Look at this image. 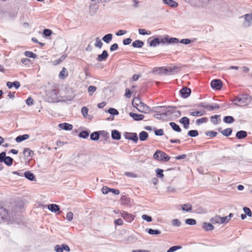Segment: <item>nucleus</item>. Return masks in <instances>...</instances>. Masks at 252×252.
I'll list each match as a JSON object with an SVG mask.
<instances>
[{
    "mask_svg": "<svg viewBox=\"0 0 252 252\" xmlns=\"http://www.w3.org/2000/svg\"><path fill=\"white\" fill-rule=\"evenodd\" d=\"M148 137V134L145 131H143L139 133V139L141 141L146 140Z\"/></svg>",
    "mask_w": 252,
    "mask_h": 252,
    "instance_id": "26",
    "label": "nucleus"
},
{
    "mask_svg": "<svg viewBox=\"0 0 252 252\" xmlns=\"http://www.w3.org/2000/svg\"><path fill=\"white\" fill-rule=\"evenodd\" d=\"M244 211L246 215H247L249 217H251L252 215V213L251 210L248 207L244 208Z\"/></svg>",
    "mask_w": 252,
    "mask_h": 252,
    "instance_id": "49",
    "label": "nucleus"
},
{
    "mask_svg": "<svg viewBox=\"0 0 252 252\" xmlns=\"http://www.w3.org/2000/svg\"><path fill=\"white\" fill-rule=\"evenodd\" d=\"M90 138L93 140H97L99 138V134L97 131L94 132L91 134Z\"/></svg>",
    "mask_w": 252,
    "mask_h": 252,
    "instance_id": "34",
    "label": "nucleus"
},
{
    "mask_svg": "<svg viewBox=\"0 0 252 252\" xmlns=\"http://www.w3.org/2000/svg\"><path fill=\"white\" fill-rule=\"evenodd\" d=\"M108 112L112 115H117L118 114V111L114 108H110L108 110Z\"/></svg>",
    "mask_w": 252,
    "mask_h": 252,
    "instance_id": "61",
    "label": "nucleus"
},
{
    "mask_svg": "<svg viewBox=\"0 0 252 252\" xmlns=\"http://www.w3.org/2000/svg\"><path fill=\"white\" fill-rule=\"evenodd\" d=\"M142 218L144 220H146L148 222H151L152 221V217L147 216V215H143L142 216Z\"/></svg>",
    "mask_w": 252,
    "mask_h": 252,
    "instance_id": "52",
    "label": "nucleus"
},
{
    "mask_svg": "<svg viewBox=\"0 0 252 252\" xmlns=\"http://www.w3.org/2000/svg\"><path fill=\"white\" fill-rule=\"evenodd\" d=\"M170 126L173 129L177 132H180L181 131V129L180 126L174 122H171L169 124Z\"/></svg>",
    "mask_w": 252,
    "mask_h": 252,
    "instance_id": "25",
    "label": "nucleus"
},
{
    "mask_svg": "<svg viewBox=\"0 0 252 252\" xmlns=\"http://www.w3.org/2000/svg\"><path fill=\"white\" fill-rule=\"evenodd\" d=\"M7 215V211L2 206H0V223L6 219Z\"/></svg>",
    "mask_w": 252,
    "mask_h": 252,
    "instance_id": "7",
    "label": "nucleus"
},
{
    "mask_svg": "<svg viewBox=\"0 0 252 252\" xmlns=\"http://www.w3.org/2000/svg\"><path fill=\"white\" fill-rule=\"evenodd\" d=\"M220 116L218 115H215L214 116H212L211 117V121L214 125H217L219 122L220 121Z\"/></svg>",
    "mask_w": 252,
    "mask_h": 252,
    "instance_id": "24",
    "label": "nucleus"
},
{
    "mask_svg": "<svg viewBox=\"0 0 252 252\" xmlns=\"http://www.w3.org/2000/svg\"><path fill=\"white\" fill-rule=\"evenodd\" d=\"M163 1L165 4L172 7H176L178 5L177 2L173 0H163Z\"/></svg>",
    "mask_w": 252,
    "mask_h": 252,
    "instance_id": "18",
    "label": "nucleus"
},
{
    "mask_svg": "<svg viewBox=\"0 0 252 252\" xmlns=\"http://www.w3.org/2000/svg\"><path fill=\"white\" fill-rule=\"evenodd\" d=\"M66 217L67 220L70 221L73 218V214L71 212H69L67 213Z\"/></svg>",
    "mask_w": 252,
    "mask_h": 252,
    "instance_id": "50",
    "label": "nucleus"
},
{
    "mask_svg": "<svg viewBox=\"0 0 252 252\" xmlns=\"http://www.w3.org/2000/svg\"><path fill=\"white\" fill-rule=\"evenodd\" d=\"M29 138L28 134H24L22 135H19L16 138V141L17 142H21L24 140H27Z\"/></svg>",
    "mask_w": 252,
    "mask_h": 252,
    "instance_id": "22",
    "label": "nucleus"
},
{
    "mask_svg": "<svg viewBox=\"0 0 252 252\" xmlns=\"http://www.w3.org/2000/svg\"><path fill=\"white\" fill-rule=\"evenodd\" d=\"M205 114V112L204 111H193L190 113V115L192 116H201Z\"/></svg>",
    "mask_w": 252,
    "mask_h": 252,
    "instance_id": "31",
    "label": "nucleus"
},
{
    "mask_svg": "<svg viewBox=\"0 0 252 252\" xmlns=\"http://www.w3.org/2000/svg\"><path fill=\"white\" fill-rule=\"evenodd\" d=\"M208 121V119L206 117H203L199 119H197L196 123L197 125H200L201 124L206 123Z\"/></svg>",
    "mask_w": 252,
    "mask_h": 252,
    "instance_id": "41",
    "label": "nucleus"
},
{
    "mask_svg": "<svg viewBox=\"0 0 252 252\" xmlns=\"http://www.w3.org/2000/svg\"><path fill=\"white\" fill-rule=\"evenodd\" d=\"M155 134L158 136L163 135L164 134L163 130L162 129L157 130L155 132Z\"/></svg>",
    "mask_w": 252,
    "mask_h": 252,
    "instance_id": "63",
    "label": "nucleus"
},
{
    "mask_svg": "<svg viewBox=\"0 0 252 252\" xmlns=\"http://www.w3.org/2000/svg\"><path fill=\"white\" fill-rule=\"evenodd\" d=\"M96 90V88L95 86H90L89 87L88 89V92L89 94L90 95H92L95 92Z\"/></svg>",
    "mask_w": 252,
    "mask_h": 252,
    "instance_id": "39",
    "label": "nucleus"
},
{
    "mask_svg": "<svg viewBox=\"0 0 252 252\" xmlns=\"http://www.w3.org/2000/svg\"><path fill=\"white\" fill-rule=\"evenodd\" d=\"M179 40L177 38L175 37H169L168 36H165L163 38L161 39V43H178Z\"/></svg>",
    "mask_w": 252,
    "mask_h": 252,
    "instance_id": "5",
    "label": "nucleus"
},
{
    "mask_svg": "<svg viewBox=\"0 0 252 252\" xmlns=\"http://www.w3.org/2000/svg\"><path fill=\"white\" fill-rule=\"evenodd\" d=\"M161 43V40L160 41L158 38H155L150 42V46H156L158 45Z\"/></svg>",
    "mask_w": 252,
    "mask_h": 252,
    "instance_id": "28",
    "label": "nucleus"
},
{
    "mask_svg": "<svg viewBox=\"0 0 252 252\" xmlns=\"http://www.w3.org/2000/svg\"><path fill=\"white\" fill-rule=\"evenodd\" d=\"M3 162L7 165L10 166L12 164L13 159L10 157H6L5 159H3Z\"/></svg>",
    "mask_w": 252,
    "mask_h": 252,
    "instance_id": "37",
    "label": "nucleus"
},
{
    "mask_svg": "<svg viewBox=\"0 0 252 252\" xmlns=\"http://www.w3.org/2000/svg\"><path fill=\"white\" fill-rule=\"evenodd\" d=\"M112 39V34H107L105 35L103 38V40L107 43H108Z\"/></svg>",
    "mask_w": 252,
    "mask_h": 252,
    "instance_id": "33",
    "label": "nucleus"
},
{
    "mask_svg": "<svg viewBox=\"0 0 252 252\" xmlns=\"http://www.w3.org/2000/svg\"><path fill=\"white\" fill-rule=\"evenodd\" d=\"M180 123L183 125L185 129H188L189 127V120L188 117H184L182 118L180 121Z\"/></svg>",
    "mask_w": 252,
    "mask_h": 252,
    "instance_id": "10",
    "label": "nucleus"
},
{
    "mask_svg": "<svg viewBox=\"0 0 252 252\" xmlns=\"http://www.w3.org/2000/svg\"><path fill=\"white\" fill-rule=\"evenodd\" d=\"M59 126L61 129L66 130H71L73 128V126L72 125L66 123L59 124Z\"/></svg>",
    "mask_w": 252,
    "mask_h": 252,
    "instance_id": "12",
    "label": "nucleus"
},
{
    "mask_svg": "<svg viewBox=\"0 0 252 252\" xmlns=\"http://www.w3.org/2000/svg\"><path fill=\"white\" fill-rule=\"evenodd\" d=\"M68 76V72L67 69L65 67H63L59 74V77L62 79H64Z\"/></svg>",
    "mask_w": 252,
    "mask_h": 252,
    "instance_id": "15",
    "label": "nucleus"
},
{
    "mask_svg": "<svg viewBox=\"0 0 252 252\" xmlns=\"http://www.w3.org/2000/svg\"><path fill=\"white\" fill-rule=\"evenodd\" d=\"M48 209L52 212L56 213L60 211V208L57 204H52L48 205Z\"/></svg>",
    "mask_w": 252,
    "mask_h": 252,
    "instance_id": "14",
    "label": "nucleus"
},
{
    "mask_svg": "<svg viewBox=\"0 0 252 252\" xmlns=\"http://www.w3.org/2000/svg\"><path fill=\"white\" fill-rule=\"evenodd\" d=\"M108 56L107 52L105 50L102 52V54L98 55L97 60L99 61H102L105 60Z\"/></svg>",
    "mask_w": 252,
    "mask_h": 252,
    "instance_id": "20",
    "label": "nucleus"
},
{
    "mask_svg": "<svg viewBox=\"0 0 252 252\" xmlns=\"http://www.w3.org/2000/svg\"><path fill=\"white\" fill-rule=\"evenodd\" d=\"M110 188H109L106 186L103 187L102 189V192L103 194H107L109 192H110Z\"/></svg>",
    "mask_w": 252,
    "mask_h": 252,
    "instance_id": "56",
    "label": "nucleus"
},
{
    "mask_svg": "<svg viewBox=\"0 0 252 252\" xmlns=\"http://www.w3.org/2000/svg\"><path fill=\"white\" fill-rule=\"evenodd\" d=\"M148 232L151 235H158L160 234L161 232L160 231L157 230V229H152L151 228L148 229L147 230Z\"/></svg>",
    "mask_w": 252,
    "mask_h": 252,
    "instance_id": "36",
    "label": "nucleus"
},
{
    "mask_svg": "<svg viewBox=\"0 0 252 252\" xmlns=\"http://www.w3.org/2000/svg\"><path fill=\"white\" fill-rule=\"evenodd\" d=\"M182 209L183 211L189 212L192 209V206L190 204H185L182 206Z\"/></svg>",
    "mask_w": 252,
    "mask_h": 252,
    "instance_id": "32",
    "label": "nucleus"
},
{
    "mask_svg": "<svg viewBox=\"0 0 252 252\" xmlns=\"http://www.w3.org/2000/svg\"><path fill=\"white\" fill-rule=\"evenodd\" d=\"M213 223H221V217L219 216H216L211 219Z\"/></svg>",
    "mask_w": 252,
    "mask_h": 252,
    "instance_id": "29",
    "label": "nucleus"
},
{
    "mask_svg": "<svg viewBox=\"0 0 252 252\" xmlns=\"http://www.w3.org/2000/svg\"><path fill=\"white\" fill-rule=\"evenodd\" d=\"M230 220V218H229V217H221V223L227 222Z\"/></svg>",
    "mask_w": 252,
    "mask_h": 252,
    "instance_id": "62",
    "label": "nucleus"
},
{
    "mask_svg": "<svg viewBox=\"0 0 252 252\" xmlns=\"http://www.w3.org/2000/svg\"><path fill=\"white\" fill-rule=\"evenodd\" d=\"M157 176L161 179H162L164 177V174H163V170L158 168L156 170Z\"/></svg>",
    "mask_w": 252,
    "mask_h": 252,
    "instance_id": "38",
    "label": "nucleus"
},
{
    "mask_svg": "<svg viewBox=\"0 0 252 252\" xmlns=\"http://www.w3.org/2000/svg\"><path fill=\"white\" fill-rule=\"evenodd\" d=\"M144 45V42L139 40H136L132 42V45L134 48H141Z\"/></svg>",
    "mask_w": 252,
    "mask_h": 252,
    "instance_id": "23",
    "label": "nucleus"
},
{
    "mask_svg": "<svg viewBox=\"0 0 252 252\" xmlns=\"http://www.w3.org/2000/svg\"><path fill=\"white\" fill-rule=\"evenodd\" d=\"M210 0H198L200 2V5L201 6H204L209 3Z\"/></svg>",
    "mask_w": 252,
    "mask_h": 252,
    "instance_id": "57",
    "label": "nucleus"
},
{
    "mask_svg": "<svg viewBox=\"0 0 252 252\" xmlns=\"http://www.w3.org/2000/svg\"><path fill=\"white\" fill-rule=\"evenodd\" d=\"M25 55L29 58H35L36 57V55L31 51H26L25 52Z\"/></svg>",
    "mask_w": 252,
    "mask_h": 252,
    "instance_id": "43",
    "label": "nucleus"
},
{
    "mask_svg": "<svg viewBox=\"0 0 252 252\" xmlns=\"http://www.w3.org/2000/svg\"><path fill=\"white\" fill-rule=\"evenodd\" d=\"M202 228L205 231H211L214 229V226L211 223L208 222H204L202 224Z\"/></svg>",
    "mask_w": 252,
    "mask_h": 252,
    "instance_id": "16",
    "label": "nucleus"
},
{
    "mask_svg": "<svg viewBox=\"0 0 252 252\" xmlns=\"http://www.w3.org/2000/svg\"><path fill=\"white\" fill-rule=\"evenodd\" d=\"M206 109H207L209 110H213L214 109H218L219 108V106H212V105H206V106H203Z\"/></svg>",
    "mask_w": 252,
    "mask_h": 252,
    "instance_id": "51",
    "label": "nucleus"
},
{
    "mask_svg": "<svg viewBox=\"0 0 252 252\" xmlns=\"http://www.w3.org/2000/svg\"><path fill=\"white\" fill-rule=\"evenodd\" d=\"M79 135L80 137L86 138L88 137L89 133L87 131H83L79 133Z\"/></svg>",
    "mask_w": 252,
    "mask_h": 252,
    "instance_id": "47",
    "label": "nucleus"
},
{
    "mask_svg": "<svg viewBox=\"0 0 252 252\" xmlns=\"http://www.w3.org/2000/svg\"><path fill=\"white\" fill-rule=\"evenodd\" d=\"M55 250L57 252H63V248H62V245H57L55 247Z\"/></svg>",
    "mask_w": 252,
    "mask_h": 252,
    "instance_id": "58",
    "label": "nucleus"
},
{
    "mask_svg": "<svg viewBox=\"0 0 252 252\" xmlns=\"http://www.w3.org/2000/svg\"><path fill=\"white\" fill-rule=\"evenodd\" d=\"M88 109L87 107L84 106L81 109V113L84 117H86L88 115Z\"/></svg>",
    "mask_w": 252,
    "mask_h": 252,
    "instance_id": "46",
    "label": "nucleus"
},
{
    "mask_svg": "<svg viewBox=\"0 0 252 252\" xmlns=\"http://www.w3.org/2000/svg\"><path fill=\"white\" fill-rule=\"evenodd\" d=\"M23 154L25 157L30 158L32 157L33 152L29 148H25L24 150Z\"/></svg>",
    "mask_w": 252,
    "mask_h": 252,
    "instance_id": "21",
    "label": "nucleus"
},
{
    "mask_svg": "<svg viewBox=\"0 0 252 252\" xmlns=\"http://www.w3.org/2000/svg\"><path fill=\"white\" fill-rule=\"evenodd\" d=\"M25 176L26 178L28 179L30 181H33L35 179V177L32 173L30 171L26 172L25 173Z\"/></svg>",
    "mask_w": 252,
    "mask_h": 252,
    "instance_id": "27",
    "label": "nucleus"
},
{
    "mask_svg": "<svg viewBox=\"0 0 252 252\" xmlns=\"http://www.w3.org/2000/svg\"><path fill=\"white\" fill-rule=\"evenodd\" d=\"M126 138L127 139L131 140L136 143L138 141V138L137 135L135 133H129L126 135Z\"/></svg>",
    "mask_w": 252,
    "mask_h": 252,
    "instance_id": "13",
    "label": "nucleus"
},
{
    "mask_svg": "<svg viewBox=\"0 0 252 252\" xmlns=\"http://www.w3.org/2000/svg\"><path fill=\"white\" fill-rule=\"evenodd\" d=\"M247 136V133L246 131L244 130L239 131L236 133V136L239 139H242Z\"/></svg>",
    "mask_w": 252,
    "mask_h": 252,
    "instance_id": "17",
    "label": "nucleus"
},
{
    "mask_svg": "<svg viewBox=\"0 0 252 252\" xmlns=\"http://www.w3.org/2000/svg\"><path fill=\"white\" fill-rule=\"evenodd\" d=\"M235 103L236 104H237L238 105H239V106H243L244 105H245V104L242 102V98H236L235 99Z\"/></svg>",
    "mask_w": 252,
    "mask_h": 252,
    "instance_id": "48",
    "label": "nucleus"
},
{
    "mask_svg": "<svg viewBox=\"0 0 252 252\" xmlns=\"http://www.w3.org/2000/svg\"><path fill=\"white\" fill-rule=\"evenodd\" d=\"M161 71L165 74L178 72L180 70V68L177 66H172L169 67H162L160 68Z\"/></svg>",
    "mask_w": 252,
    "mask_h": 252,
    "instance_id": "3",
    "label": "nucleus"
},
{
    "mask_svg": "<svg viewBox=\"0 0 252 252\" xmlns=\"http://www.w3.org/2000/svg\"><path fill=\"white\" fill-rule=\"evenodd\" d=\"M94 45L96 47H98L99 48H101L102 46V43L99 37H96L95 38V43Z\"/></svg>",
    "mask_w": 252,
    "mask_h": 252,
    "instance_id": "42",
    "label": "nucleus"
},
{
    "mask_svg": "<svg viewBox=\"0 0 252 252\" xmlns=\"http://www.w3.org/2000/svg\"><path fill=\"white\" fill-rule=\"evenodd\" d=\"M196 222V220L193 219H188L186 220V223L189 225H194Z\"/></svg>",
    "mask_w": 252,
    "mask_h": 252,
    "instance_id": "44",
    "label": "nucleus"
},
{
    "mask_svg": "<svg viewBox=\"0 0 252 252\" xmlns=\"http://www.w3.org/2000/svg\"><path fill=\"white\" fill-rule=\"evenodd\" d=\"M139 33L140 34L142 35H145V34H150L151 32L150 31H147L144 29H139L138 30Z\"/></svg>",
    "mask_w": 252,
    "mask_h": 252,
    "instance_id": "45",
    "label": "nucleus"
},
{
    "mask_svg": "<svg viewBox=\"0 0 252 252\" xmlns=\"http://www.w3.org/2000/svg\"><path fill=\"white\" fill-rule=\"evenodd\" d=\"M172 224L175 226H179L181 224L180 221L178 219H174L172 221Z\"/></svg>",
    "mask_w": 252,
    "mask_h": 252,
    "instance_id": "55",
    "label": "nucleus"
},
{
    "mask_svg": "<svg viewBox=\"0 0 252 252\" xmlns=\"http://www.w3.org/2000/svg\"><path fill=\"white\" fill-rule=\"evenodd\" d=\"M188 135L190 137H195L198 135V132L196 130H190L188 131Z\"/></svg>",
    "mask_w": 252,
    "mask_h": 252,
    "instance_id": "40",
    "label": "nucleus"
},
{
    "mask_svg": "<svg viewBox=\"0 0 252 252\" xmlns=\"http://www.w3.org/2000/svg\"><path fill=\"white\" fill-rule=\"evenodd\" d=\"M132 105L140 112L149 113L151 112V108L138 98L134 99Z\"/></svg>",
    "mask_w": 252,
    "mask_h": 252,
    "instance_id": "1",
    "label": "nucleus"
},
{
    "mask_svg": "<svg viewBox=\"0 0 252 252\" xmlns=\"http://www.w3.org/2000/svg\"><path fill=\"white\" fill-rule=\"evenodd\" d=\"M223 121L225 123L231 124L234 122V119L232 116H225L223 118Z\"/></svg>",
    "mask_w": 252,
    "mask_h": 252,
    "instance_id": "30",
    "label": "nucleus"
},
{
    "mask_svg": "<svg viewBox=\"0 0 252 252\" xmlns=\"http://www.w3.org/2000/svg\"><path fill=\"white\" fill-rule=\"evenodd\" d=\"M211 86L214 89L219 90L222 88V83L219 79H214L211 81Z\"/></svg>",
    "mask_w": 252,
    "mask_h": 252,
    "instance_id": "6",
    "label": "nucleus"
},
{
    "mask_svg": "<svg viewBox=\"0 0 252 252\" xmlns=\"http://www.w3.org/2000/svg\"><path fill=\"white\" fill-rule=\"evenodd\" d=\"M129 116L135 121L142 120L144 118V116L142 114H138L132 112H130Z\"/></svg>",
    "mask_w": 252,
    "mask_h": 252,
    "instance_id": "11",
    "label": "nucleus"
},
{
    "mask_svg": "<svg viewBox=\"0 0 252 252\" xmlns=\"http://www.w3.org/2000/svg\"><path fill=\"white\" fill-rule=\"evenodd\" d=\"M43 33L46 36H49L51 35L52 31L49 29H45L44 30Z\"/></svg>",
    "mask_w": 252,
    "mask_h": 252,
    "instance_id": "64",
    "label": "nucleus"
},
{
    "mask_svg": "<svg viewBox=\"0 0 252 252\" xmlns=\"http://www.w3.org/2000/svg\"><path fill=\"white\" fill-rule=\"evenodd\" d=\"M180 247L179 246H173L172 247H171L168 251L167 252H173L179 249H180Z\"/></svg>",
    "mask_w": 252,
    "mask_h": 252,
    "instance_id": "59",
    "label": "nucleus"
},
{
    "mask_svg": "<svg viewBox=\"0 0 252 252\" xmlns=\"http://www.w3.org/2000/svg\"><path fill=\"white\" fill-rule=\"evenodd\" d=\"M181 96L184 98H187L189 96L191 90L187 87H184L180 90Z\"/></svg>",
    "mask_w": 252,
    "mask_h": 252,
    "instance_id": "8",
    "label": "nucleus"
},
{
    "mask_svg": "<svg viewBox=\"0 0 252 252\" xmlns=\"http://www.w3.org/2000/svg\"><path fill=\"white\" fill-rule=\"evenodd\" d=\"M125 175H126L127 177H131V178H136L137 177V175H136L135 174L132 173V172H125Z\"/></svg>",
    "mask_w": 252,
    "mask_h": 252,
    "instance_id": "53",
    "label": "nucleus"
},
{
    "mask_svg": "<svg viewBox=\"0 0 252 252\" xmlns=\"http://www.w3.org/2000/svg\"><path fill=\"white\" fill-rule=\"evenodd\" d=\"M121 216L122 218H123V219L126 221L127 222H131V221H132L135 218L134 215H133L131 214L128 213V212H126V211L122 212L121 213Z\"/></svg>",
    "mask_w": 252,
    "mask_h": 252,
    "instance_id": "4",
    "label": "nucleus"
},
{
    "mask_svg": "<svg viewBox=\"0 0 252 252\" xmlns=\"http://www.w3.org/2000/svg\"><path fill=\"white\" fill-rule=\"evenodd\" d=\"M232 132V129L231 128H227L221 131V133L226 136H229Z\"/></svg>",
    "mask_w": 252,
    "mask_h": 252,
    "instance_id": "35",
    "label": "nucleus"
},
{
    "mask_svg": "<svg viewBox=\"0 0 252 252\" xmlns=\"http://www.w3.org/2000/svg\"><path fill=\"white\" fill-rule=\"evenodd\" d=\"M26 102L29 106L32 105L33 104V99L31 97H29L26 100Z\"/></svg>",
    "mask_w": 252,
    "mask_h": 252,
    "instance_id": "54",
    "label": "nucleus"
},
{
    "mask_svg": "<svg viewBox=\"0 0 252 252\" xmlns=\"http://www.w3.org/2000/svg\"><path fill=\"white\" fill-rule=\"evenodd\" d=\"M153 158L157 160L164 162H167L170 159L167 154L161 150H157L154 154Z\"/></svg>",
    "mask_w": 252,
    "mask_h": 252,
    "instance_id": "2",
    "label": "nucleus"
},
{
    "mask_svg": "<svg viewBox=\"0 0 252 252\" xmlns=\"http://www.w3.org/2000/svg\"><path fill=\"white\" fill-rule=\"evenodd\" d=\"M113 139L120 140L121 137V133L117 130H112L111 133Z\"/></svg>",
    "mask_w": 252,
    "mask_h": 252,
    "instance_id": "19",
    "label": "nucleus"
},
{
    "mask_svg": "<svg viewBox=\"0 0 252 252\" xmlns=\"http://www.w3.org/2000/svg\"><path fill=\"white\" fill-rule=\"evenodd\" d=\"M115 224L117 225H122L124 224L123 220L121 219H118L115 220Z\"/></svg>",
    "mask_w": 252,
    "mask_h": 252,
    "instance_id": "60",
    "label": "nucleus"
},
{
    "mask_svg": "<svg viewBox=\"0 0 252 252\" xmlns=\"http://www.w3.org/2000/svg\"><path fill=\"white\" fill-rule=\"evenodd\" d=\"M245 19L246 26H250L252 24V13L251 14H246L243 16Z\"/></svg>",
    "mask_w": 252,
    "mask_h": 252,
    "instance_id": "9",
    "label": "nucleus"
}]
</instances>
